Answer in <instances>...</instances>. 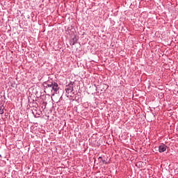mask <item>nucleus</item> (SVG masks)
<instances>
[{"label": "nucleus", "mask_w": 178, "mask_h": 178, "mask_svg": "<svg viewBox=\"0 0 178 178\" xmlns=\"http://www.w3.org/2000/svg\"><path fill=\"white\" fill-rule=\"evenodd\" d=\"M166 148H167L166 145L164 144H162L159 147V152H165L166 151Z\"/></svg>", "instance_id": "1"}, {"label": "nucleus", "mask_w": 178, "mask_h": 178, "mask_svg": "<svg viewBox=\"0 0 178 178\" xmlns=\"http://www.w3.org/2000/svg\"><path fill=\"white\" fill-rule=\"evenodd\" d=\"M106 163V161H103V163Z\"/></svg>", "instance_id": "6"}, {"label": "nucleus", "mask_w": 178, "mask_h": 178, "mask_svg": "<svg viewBox=\"0 0 178 178\" xmlns=\"http://www.w3.org/2000/svg\"><path fill=\"white\" fill-rule=\"evenodd\" d=\"M54 83H48L47 86L46 87L48 88H52V86H53Z\"/></svg>", "instance_id": "5"}, {"label": "nucleus", "mask_w": 178, "mask_h": 178, "mask_svg": "<svg viewBox=\"0 0 178 178\" xmlns=\"http://www.w3.org/2000/svg\"><path fill=\"white\" fill-rule=\"evenodd\" d=\"M67 94H73V86H69L65 88Z\"/></svg>", "instance_id": "3"}, {"label": "nucleus", "mask_w": 178, "mask_h": 178, "mask_svg": "<svg viewBox=\"0 0 178 178\" xmlns=\"http://www.w3.org/2000/svg\"><path fill=\"white\" fill-rule=\"evenodd\" d=\"M51 88H52V90H53V91L54 92H56L58 90H59V87H58V83H53V85H52V86H51Z\"/></svg>", "instance_id": "2"}, {"label": "nucleus", "mask_w": 178, "mask_h": 178, "mask_svg": "<svg viewBox=\"0 0 178 178\" xmlns=\"http://www.w3.org/2000/svg\"><path fill=\"white\" fill-rule=\"evenodd\" d=\"M3 109L4 108L1 106L0 107V115H3Z\"/></svg>", "instance_id": "4"}]
</instances>
